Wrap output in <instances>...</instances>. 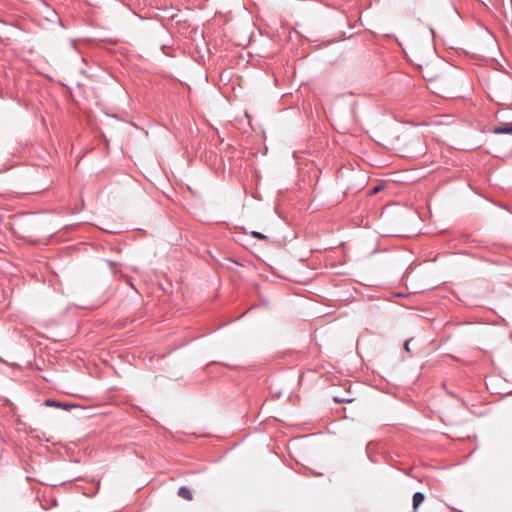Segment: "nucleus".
<instances>
[{
	"instance_id": "1",
	"label": "nucleus",
	"mask_w": 512,
	"mask_h": 512,
	"mask_svg": "<svg viewBox=\"0 0 512 512\" xmlns=\"http://www.w3.org/2000/svg\"><path fill=\"white\" fill-rule=\"evenodd\" d=\"M487 389L492 394L507 396L512 394L509 383L500 375L490 376L486 381Z\"/></svg>"
},
{
	"instance_id": "2",
	"label": "nucleus",
	"mask_w": 512,
	"mask_h": 512,
	"mask_svg": "<svg viewBox=\"0 0 512 512\" xmlns=\"http://www.w3.org/2000/svg\"><path fill=\"white\" fill-rule=\"evenodd\" d=\"M44 405L47 406V407L61 408V409H64V410H69L71 408V405L64 404V403H61V402H58V401H55V400H52V399H46L44 401Z\"/></svg>"
},
{
	"instance_id": "3",
	"label": "nucleus",
	"mask_w": 512,
	"mask_h": 512,
	"mask_svg": "<svg viewBox=\"0 0 512 512\" xmlns=\"http://www.w3.org/2000/svg\"><path fill=\"white\" fill-rule=\"evenodd\" d=\"M177 495L187 501H191L193 499V495H192V492L190 491V489L186 486H181L179 489H178V492H177Z\"/></svg>"
},
{
	"instance_id": "4",
	"label": "nucleus",
	"mask_w": 512,
	"mask_h": 512,
	"mask_svg": "<svg viewBox=\"0 0 512 512\" xmlns=\"http://www.w3.org/2000/svg\"><path fill=\"white\" fill-rule=\"evenodd\" d=\"M425 500V496L422 492H416L413 494V509L414 511H417L418 507L423 503Z\"/></svg>"
},
{
	"instance_id": "5",
	"label": "nucleus",
	"mask_w": 512,
	"mask_h": 512,
	"mask_svg": "<svg viewBox=\"0 0 512 512\" xmlns=\"http://www.w3.org/2000/svg\"><path fill=\"white\" fill-rule=\"evenodd\" d=\"M492 131L495 134H501V133L511 134L512 133V124L506 123L504 125L497 126V127L493 128Z\"/></svg>"
},
{
	"instance_id": "6",
	"label": "nucleus",
	"mask_w": 512,
	"mask_h": 512,
	"mask_svg": "<svg viewBox=\"0 0 512 512\" xmlns=\"http://www.w3.org/2000/svg\"><path fill=\"white\" fill-rule=\"evenodd\" d=\"M251 235L254 238H257L259 240H266L267 239V237L264 234H262L261 232H258V231H252Z\"/></svg>"
},
{
	"instance_id": "7",
	"label": "nucleus",
	"mask_w": 512,
	"mask_h": 512,
	"mask_svg": "<svg viewBox=\"0 0 512 512\" xmlns=\"http://www.w3.org/2000/svg\"><path fill=\"white\" fill-rule=\"evenodd\" d=\"M382 188H383V186H382V185H377V186H375V187L372 189L371 194H372V195H374V194L378 193L379 191H381V190H382Z\"/></svg>"
},
{
	"instance_id": "8",
	"label": "nucleus",
	"mask_w": 512,
	"mask_h": 512,
	"mask_svg": "<svg viewBox=\"0 0 512 512\" xmlns=\"http://www.w3.org/2000/svg\"><path fill=\"white\" fill-rule=\"evenodd\" d=\"M410 341H411V340H407V341H405V343H404V349H405L406 351H408V352L410 351V349H409Z\"/></svg>"
},
{
	"instance_id": "9",
	"label": "nucleus",
	"mask_w": 512,
	"mask_h": 512,
	"mask_svg": "<svg viewBox=\"0 0 512 512\" xmlns=\"http://www.w3.org/2000/svg\"><path fill=\"white\" fill-rule=\"evenodd\" d=\"M334 401H335L336 403H343V402H344V400H343V399H339V398H334Z\"/></svg>"
}]
</instances>
